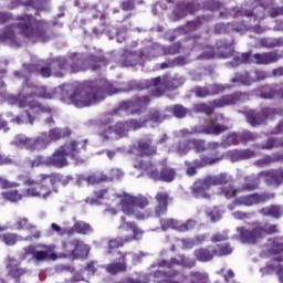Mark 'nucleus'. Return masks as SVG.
Masks as SVG:
<instances>
[{
  "label": "nucleus",
  "mask_w": 283,
  "mask_h": 283,
  "mask_svg": "<svg viewBox=\"0 0 283 283\" xmlns=\"http://www.w3.org/2000/svg\"><path fill=\"white\" fill-rule=\"evenodd\" d=\"M117 90L107 80L90 81L78 84L70 96L72 105L78 108L91 107L99 101H105L107 94L112 96Z\"/></svg>",
  "instance_id": "obj_1"
},
{
  "label": "nucleus",
  "mask_w": 283,
  "mask_h": 283,
  "mask_svg": "<svg viewBox=\"0 0 283 283\" xmlns=\"http://www.w3.org/2000/svg\"><path fill=\"white\" fill-rule=\"evenodd\" d=\"M73 178L70 176H63L61 174H40L39 180L29 177L23 180V185L27 188L25 193L30 198H43V200L50 198L53 193H57L56 182H60L62 187H67L72 182Z\"/></svg>",
  "instance_id": "obj_2"
},
{
  "label": "nucleus",
  "mask_w": 283,
  "mask_h": 283,
  "mask_svg": "<svg viewBox=\"0 0 283 283\" xmlns=\"http://www.w3.org/2000/svg\"><path fill=\"white\" fill-rule=\"evenodd\" d=\"M251 101V94L248 92L235 91L230 94L222 95L221 97L210 102V105L205 103L196 104L193 111L197 114H206V116H212L216 109H222L224 107H233L235 105H242Z\"/></svg>",
  "instance_id": "obj_3"
},
{
  "label": "nucleus",
  "mask_w": 283,
  "mask_h": 283,
  "mask_svg": "<svg viewBox=\"0 0 283 283\" xmlns=\"http://www.w3.org/2000/svg\"><path fill=\"white\" fill-rule=\"evenodd\" d=\"M65 138V132L63 128H52L48 133H42L38 137H25L24 135H17L14 138L15 147H21L22 149H28L29 151H43L52 142L61 140Z\"/></svg>",
  "instance_id": "obj_4"
},
{
  "label": "nucleus",
  "mask_w": 283,
  "mask_h": 283,
  "mask_svg": "<svg viewBox=\"0 0 283 283\" xmlns=\"http://www.w3.org/2000/svg\"><path fill=\"white\" fill-rule=\"evenodd\" d=\"M159 266L168 269V271L157 270L154 273L158 283H180L176 280L180 275V271L174 270V266H182L184 269H193L196 266V260L187 258L185 254H178L170 260H161Z\"/></svg>",
  "instance_id": "obj_5"
},
{
  "label": "nucleus",
  "mask_w": 283,
  "mask_h": 283,
  "mask_svg": "<svg viewBox=\"0 0 283 283\" xmlns=\"http://www.w3.org/2000/svg\"><path fill=\"white\" fill-rule=\"evenodd\" d=\"M122 211L125 216L129 218H135V220H147V218H151L154 216V211L145 210L144 212L138 211V209H145L149 207V199L143 195L132 196L128 193H124L120 198Z\"/></svg>",
  "instance_id": "obj_6"
},
{
  "label": "nucleus",
  "mask_w": 283,
  "mask_h": 283,
  "mask_svg": "<svg viewBox=\"0 0 283 283\" xmlns=\"http://www.w3.org/2000/svg\"><path fill=\"white\" fill-rule=\"evenodd\" d=\"M85 149H87V142L73 140L65 147L55 150L52 156L46 157V167L63 169V167H67V156L78 158L81 151H85Z\"/></svg>",
  "instance_id": "obj_7"
},
{
  "label": "nucleus",
  "mask_w": 283,
  "mask_h": 283,
  "mask_svg": "<svg viewBox=\"0 0 283 283\" xmlns=\"http://www.w3.org/2000/svg\"><path fill=\"white\" fill-rule=\"evenodd\" d=\"M231 182V176L227 172H220L218 175H208L203 179H197L190 187V191L195 198H203L209 200L211 193L207 192L212 187H222Z\"/></svg>",
  "instance_id": "obj_8"
},
{
  "label": "nucleus",
  "mask_w": 283,
  "mask_h": 283,
  "mask_svg": "<svg viewBox=\"0 0 283 283\" xmlns=\"http://www.w3.org/2000/svg\"><path fill=\"white\" fill-rule=\"evenodd\" d=\"M52 25L54 22L36 20L32 14H24L20 17V22L15 24V28L23 36H45Z\"/></svg>",
  "instance_id": "obj_9"
},
{
  "label": "nucleus",
  "mask_w": 283,
  "mask_h": 283,
  "mask_svg": "<svg viewBox=\"0 0 283 283\" xmlns=\"http://www.w3.org/2000/svg\"><path fill=\"white\" fill-rule=\"evenodd\" d=\"M255 4L252 3L251 8L247 9V8H242V7H232L230 9H226L224 11L220 12V17H222V19H228V17H232V19H240V18H245L248 19V24L244 23V21L241 22H235L233 24H231L232 30L234 32H239V34H244L245 32H254V34H262L264 32V28H262L260 25V22H253L251 21V17L248 15H238V13L235 12L237 10H253V7Z\"/></svg>",
  "instance_id": "obj_10"
},
{
  "label": "nucleus",
  "mask_w": 283,
  "mask_h": 283,
  "mask_svg": "<svg viewBox=\"0 0 283 283\" xmlns=\"http://www.w3.org/2000/svg\"><path fill=\"white\" fill-rule=\"evenodd\" d=\"M258 3L253 7V10H238L237 15L250 17L253 23H262L264 19L271 17V19H277L283 17V7H273V4L264 3L262 0H255Z\"/></svg>",
  "instance_id": "obj_11"
},
{
  "label": "nucleus",
  "mask_w": 283,
  "mask_h": 283,
  "mask_svg": "<svg viewBox=\"0 0 283 283\" xmlns=\"http://www.w3.org/2000/svg\"><path fill=\"white\" fill-rule=\"evenodd\" d=\"M120 224L118 227L119 231H132L133 235L128 237H117L108 240L107 242V255H112L116 249H123L127 243L138 240L143 235V230L138 228L136 222L127 221L126 217H120Z\"/></svg>",
  "instance_id": "obj_12"
},
{
  "label": "nucleus",
  "mask_w": 283,
  "mask_h": 283,
  "mask_svg": "<svg viewBox=\"0 0 283 283\" xmlns=\"http://www.w3.org/2000/svg\"><path fill=\"white\" fill-rule=\"evenodd\" d=\"M242 244H258L260 240H264L266 235L277 233V226L254 223L249 230L244 227L237 228Z\"/></svg>",
  "instance_id": "obj_13"
},
{
  "label": "nucleus",
  "mask_w": 283,
  "mask_h": 283,
  "mask_svg": "<svg viewBox=\"0 0 283 283\" xmlns=\"http://www.w3.org/2000/svg\"><path fill=\"white\" fill-rule=\"evenodd\" d=\"M66 74H77V72H87V70H92L94 72L101 67V64L107 65V60L103 56L96 55L83 57V55L75 53L70 61L66 60Z\"/></svg>",
  "instance_id": "obj_14"
},
{
  "label": "nucleus",
  "mask_w": 283,
  "mask_h": 283,
  "mask_svg": "<svg viewBox=\"0 0 283 283\" xmlns=\"http://www.w3.org/2000/svg\"><path fill=\"white\" fill-rule=\"evenodd\" d=\"M135 167L146 171L148 178L155 180V182H174V180H176V169L167 165L158 169L154 168V163L140 160Z\"/></svg>",
  "instance_id": "obj_15"
},
{
  "label": "nucleus",
  "mask_w": 283,
  "mask_h": 283,
  "mask_svg": "<svg viewBox=\"0 0 283 283\" xmlns=\"http://www.w3.org/2000/svg\"><path fill=\"white\" fill-rule=\"evenodd\" d=\"M182 85H185L182 77L164 75L163 77L157 76L150 80V86L154 87V96H163L166 92H174V90H178Z\"/></svg>",
  "instance_id": "obj_16"
},
{
  "label": "nucleus",
  "mask_w": 283,
  "mask_h": 283,
  "mask_svg": "<svg viewBox=\"0 0 283 283\" xmlns=\"http://www.w3.org/2000/svg\"><path fill=\"white\" fill-rule=\"evenodd\" d=\"M235 42L233 40H221L216 46H207L200 59H231L235 53Z\"/></svg>",
  "instance_id": "obj_17"
},
{
  "label": "nucleus",
  "mask_w": 283,
  "mask_h": 283,
  "mask_svg": "<svg viewBox=\"0 0 283 283\" xmlns=\"http://www.w3.org/2000/svg\"><path fill=\"white\" fill-rule=\"evenodd\" d=\"M52 74L57 78H63L67 74V59L55 57L51 60L45 66H40L38 76L50 78Z\"/></svg>",
  "instance_id": "obj_18"
},
{
  "label": "nucleus",
  "mask_w": 283,
  "mask_h": 283,
  "mask_svg": "<svg viewBox=\"0 0 283 283\" xmlns=\"http://www.w3.org/2000/svg\"><path fill=\"white\" fill-rule=\"evenodd\" d=\"M275 198V193L271 192H254L251 195L241 196L233 201L234 207H253L255 205H262L264 202H269V200H273Z\"/></svg>",
  "instance_id": "obj_19"
},
{
  "label": "nucleus",
  "mask_w": 283,
  "mask_h": 283,
  "mask_svg": "<svg viewBox=\"0 0 283 283\" xmlns=\"http://www.w3.org/2000/svg\"><path fill=\"white\" fill-rule=\"evenodd\" d=\"M151 103L149 95H144L140 97H135L134 99L120 102L118 109L120 112H128L129 114H140L143 109H147Z\"/></svg>",
  "instance_id": "obj_20"
},
{
  "label": "nucleus",
  "mask_w": 283,
  "mask_h": 283,
  "mask_svg": "<svg viewBox=\"0 0 283 283\" xmlns=\"http://www.w3.org/2000/svg\"><path fill=\"white\" fill-rule=\"evenodd\" d=\"M222 160V157H209L207 155L201 156L199 159L191 161H185L186 175L190 178L198 174V169H203V167H209L211 165H218Z\"/></svg>",
  "instance_id": "obj_21"
},
{
  "label": "nucleus",
  "mask_w": 283,
  "mask_h": 283,
  "mask_svg": "<svg viewBox=\"0 0 283 283\" xmlns=\"http://www.w3.org/2000/svg\"><path fill=\"white\" fill-rule=\"evenodd\" d=\"M277 114V108L264 107L260 112L258 111H247L245 118L252 127H258V125H264L268 118H273Z\"/></svg>",
  "instance_id": "obj_22"
},
{
  "label": "nucleus",
  "mask_w": 283,
  "mask_h": 283,
  "mask_svg": "<svg viewBox=\"0 0 283 283\" xmlns=\"http://www.w3.org/2000/svg\"><path fill=\"white\" fill-rule=\"evenodd\" d=\"M62 248L67 255L74 260H78V258H87V255H90V245L84 244L83 241L78 239L63 242Z\"/></svg>",
  "instance_id": "obj_23"
},
{
  "label": "nucleus",
  "mask_w": 283,
  "mask_h": 283,
  "mask_svg": "<svg viewBox=\"0 0 283 283\" xmlns=\"http://www.w3.org/2000/svg\"><path fill=\"white\" fill-rule=\"evenodd\" d=\"M86 14H88L91 19H99V21H102L98 27L93 29V34H95L96 36L101 34H109V24L105 22L107 15L98 10V6L91 4V7H88V10L86 11Z\"/></svg>",
  "instance_id": "obj_24"
},
{
  "label": "nucleus",
  "mask_w": 283,
  "mask_h": 283,
  "mask_svg": "<svg viewBox=\"0 0 283 283\" xmlns=\"http://www.w3.org/2000/svg\"><path fill=\"white\" fill-rule=\"evenodd\" d=\"M118 262H113L106 265V273L109 275H118L119 273H127V258L134 256L132 252L117 251Z\"/></svg>",
  "instance_id": "obj_25"
},
{
  "label": "nucleus",
  "mask_w": 283,
  "mask_h": 283,
  "mask_svg": "<svg viewBox=\"0 0 283 283\" xmlns=\"http://www.w3.org/2000/svg\"><path fill=\"white\" fill-rule=\"evenodd\" d=\"M160 227L164 231H167V229H175V231L185 233L187 231H191V229H195L196 221L188 220L185 223H180V222L176 221V219H161Z\"/></svg>",
  "instance_id": "obj_26"
},
{
  "label": "nucleus",
  "mask_w": 283,
  "mask_h": 283,
  "mask_svg": "<svg viewBox=\"0 0 283 283\" xmlns=\"http://www.w3.org/2000/svg\"><path fill=\"white\" fill-rule=\"evenodd\" d=\"M259 178H265L269 187H281L283 185V168L263 170L259 172Z\"/></svg>",
  "instance_id": "obj_27"
},
{
  "label": "nucleus",
  "mask_w": 283,
  "mask_h": 283,
  "mask_svg": "<svg viewBox=\"0 0 283 283\" xmlns=\"http://www.w3.org/2000/svg\"><path fill=\"white\" fill-rule=\"evenodd\" d=\"M200 10V3L196 2H179L175 10L174 14L176 17L177 21H180V19H185V17L189 14H196Z\"/></svg>",
  "instance_id": "obj_28"
},
{
  "label": "nucleus",
  "mask_w": 283,
  "mask_h": 283,
  "mask_svg": "<svg viewBox=\"0 0 283 283\" xmlns=\"http://www.w3.org/2000/svg\"><path fill=\"white\" fill-rule=\"evenodd\" d=\"M155 200L157 206L155 207V217L161 218V216H166L169 209V202H171V197L166 191H159L155 196Z\"/></svg>",
  "instance_id": "obj_29"
},
{
  "label": "nucleus",
  "mask_w": 283,
  "mask_h": 283,
  "mask_svg": "<svg viewBox=\"0 0 283 283\" xmlns=\"http://www.w3.org/2000/svg\"><path fill=\"white\" fill-rule=\"evenodd\" d=\"M255 140V135L253 133L245 130L243 133H230L226 140L223 142V145H233L234 143H240L241 145H247V143H253Z\"/></svg>",
  "instance_id": "obj_30"
},
{
  "label": "nucleus",
  "mask_w": 283,
  "mask_h": 283,
  "mask_svg": "<svg viewBox=\"0 0 283 283\" xmlns=\"http://www.w3.org/2000/svg\"><path fill=\"white\" fill-rule=\"evenodd\" d=\"M136 151L142 158H145L156 156V154H158V147L154 145L151 138H146L137 142Z\"/></svg>",
  "instance_id": "obj_31"
},
{
  "label": "nucleus",
  "mask_w": 283,
  "mask_h": 283,
  "mask_svg": "<svg viewBox=\"0 0 283 283\" xmlns=\"http://www.w3.org/2000/svg\"><path fill=\"white\" fill-rule=\"evenodd\" d=\"M209 18L207 15H199L195 20L188 21L185 25L179 27L178 31L181 34H191L192 32H196L207 23Z\"/></svg>",
  "instance_id": "obj_32"
},
{
  "label": "nucleus",
  "mask_w": 283,
  "mask_h": 283,
  "mask_svg": "<svg viewBox=\"0 0 283 283\" xmlns=\"http://www.w3.org/2000/svg\"><path fill=\"white\" fill-rule=\"evenodd\" d=\"M41 251L34 250L33 260L36 262H45V260H59V255L54 252L52 245H41Z\"/></svg>",
  "instance_id": "obj_33"
},
{
  "label": "nucleus",
  "mask_w": 283,
  "mask_h": 283,
  "mask_svg": "<svg viewBox=\"0 0 283 283\" xmlns=\"http://www.w3.org/2000/svg\"><path fill=\"white\" fill-rule=\"evenodd\" d=\"M253 59L256 65H271L280 61V55L275 52H264L253 54Z\"/></svg>",
  "instance_id": "obj_34"
},
{
  "label": "nucleus",
  "mask_w": 283,
  "mask_h": 283,
  "mask_svg": "<svg viewBox=\"0 0 283 283\" xmlns=\"http://www.w3.org/2000/svg\"><path fill=\"white\" fill-rule=\"evenodd\" d=\"M228 156L231 163H240V160H249L250 158H254L255 151L251 149H233L229 151Z\"/></svg>",
  "instance_id": "obj_35"
},
{
  "label": "nucleus",
  "mask_w": 283,
  "mask_h": 283,
  "mask_svg": "<svg viewBox=\"0 0 283 283\" xmlns=\"http://www.w3.org/2000/svg\"><path fill=\"white\" fill-rule=\"evenodd\" d=\"M140 59V54L132 51H124L119 57L120 67H133L136 65Z\"/></svg>",
  "instance_id": "obj_36"
},
{
  "label": "nucleus",
  "mask_w": 283,
  "mask_h": 283,
  "mask_svg": "<svg viewBox=\"0 0 283 283\" xmlns=\"http://www.w3.org/2000/svg\"><path fill=\"white\" fill-rule=\"evenodd\" d=\"M273 163H283V153H275L272 156L266 155L262 159L254 161V167H268V165H273Z\"/></svg>",
  "instance_id": "obj_37"
},
{
  "label": "nucleus",
  "mask_w": 283,
  "mask_h": 283,
  "mask_svg": "<svg viewBox=\"0 0 283 283\" xmlns=\"http://www.w3.org/2000/svg\"><path fill=\"white\" fill-rule=\"evenodd\" d=\"M113 180L112 177L105 175L103 171L93 172L85 178L88 185H101L103 182H112Z\"/></svg>",
  "instance_id": "obj_38"
},
{
  "label": "nucleus",
  "mask_w": 283,
  "mask_h": 283,
  "mask_svg": "<svg viewBox=\"0 0 283 283\" xmlns=\"http://www.w3.org/2000/svg\"><path fill=\"white\" fill-rule=\"evenodd\" d=\"M193 255L198 262H211L213 258H216V254L213 250L209 248H198L193 251Z\"/></svg>",
  "instance_id": "obj_39"
},
{
  "label": "nucleus",
  "mask_w": 283,
  "mask_h": 283,
  "mask_svg": "<svg viewBox=\"0 0 283 283\" xmlns=\"http://www.w3.org/2000/svg\"><path fill=\"white\" fill-rule=\"evenodd\" d=\"M214 253V258H227V255H231L233 253V247H231V243L224 242V243H218L212 249Z\"/></svg>",
  "instance_id": "obj_40"
},
{
  "label": "nucleus",
  "mask_w": 283,
  "mask_h": 283,
  "mask_svg": "<svg viewBox=\"0 0 283 283\" xmlns=\"http://www.w3.org/2000/svg\"><path fill=\"white\" fill-rule=\"evenodd\" d=\"M270 253L277 255L274 258V262H283V243L280 241V239H270Z\"/></svg>",
  "instance_id": "obj_41"
},
{
  "label": "nucleus",
  "mask_w": 283,
  "mask_h": 283,
  "mask_svg": "<svg viewBox=\"0 0 283 283\" xmlns=\"http://www.w3.org/2000/svg\"><path fill=\"white\" fill-rule=\"evenodd\" d=\"M260 189V178L255 176L244 177V184L241 186L240 191H255Z\"/></svg>",
  "instance_id": "obj_42"
},
{
  "label": "nucleus",
  "mask_w": 283,
  "mask_h": 283,
  "mask_svg": "<svg viewBox=\"0 0 283 283\" xmlns=\"http://www.w3.org/2000/svg\"><path fill=\"white\" fill-rule=\"evenodd\" d=\"M230 83H237L238 85H253V77L249 72L235 73L234 77L230 80Z\"/></svg>",
  "instance_id": "obj_43"
},
{
  "label": "nucleus",
  "mask_w": 283,
  "mask_h": 283,
  "mask_svg": "<svg viewBox=\"0 0 283 283\" xmlns=\"http://www.w3.org/2000/svg\"><path fill=\"white\" fill-rule=\"evenodd\" d=\"M255 94L258 96H260V98H265V99L271 101V99L275 98L277 93L270 85H263V86H260L255 90Z\"/></svg>",
  "instance_id": "obj_44"
},
{
  "label": "nucleus",
  "mask_w": 283,
  "mask_h": 283,
  "mask_svg": "<svg viewBox=\"0 0 283 283\" xmlns=\"http://www.w3.org/2000/svg\"><path fill=\"white\" fill-rule=\"evenodd\" d=\"M14 262H17V259H9V275H11V277H21V275H25V269L19 266V264L14 265Z\"/></svg>",
  "instance_id": "obj_45"
},
{
  "label": "nucleus",
  "mask_w": 283,
  "mask_h": 283,
  "mask_svg": "<svg viewBox=\"0 0 283 283\" xmlns=\"http://www.w3.org/2000/svg\"><path fill=\"white\" fill-rule=\"evenodd\" d=\"M29 107L34 114H52V107L41 104L40 102H30Z\"/></svg>",
  "instance_id": "obj_46"
},
{
  "label": "nucleus",
  "mask_w": 283,
  "mask_h": 283,
  "mask_svg": "<svg viewBox=\"0 0 283 283\" xmlns=\"http://www.w3.org/2000/svg\"><path fill=\"white\" fill-rule=\"evenodd\" d=\"M14 227L18 231H32L35 229V226L30 223V221L25 217L19 218L14 223Z\"/></svg>",
  "instance_id": "obj_47"
},
{
  "label": "nucleus",
  "mask_w": 283,
  "mask_h": 283,
  "mask_svg": "<svg viewBox=\"0 0 283 283\" xmlns=\"http://www.w3.org/2000/svg\"><path fill=\"white\" fill-rule=\"evenodd\" d=\"M224 132H229V127L224 125H208V129L206 130L207 136H220V134H224Z\"/></svg>",
  "instance_id": "obj_48"
},
{
  "label": "nucleus",
  "mask_w": 283,
  "mask_h": 283,
  "mask_svg": "<svg viewBox=\"0 0 283 283\" xmlns=\"http://www.w3.org/2000/svg\"><path fill=\"white\" fill-rule=\"evenodd\" d=\"M263 216H271V218H282V208L279 206H270L261 210Z\"/></svg>",
  "instance_id": "obj_49"
},
{
  "label": "nucleus",
  "mask_w": 283,
  "mask_h": 283,
  "mask_svg": "<svg viewBox=\"0 0 283 283\" xmlns=\"http://www.w3.org/2000/svg\"><path fill=\"white\" fill-rule=\"evenodd\" d=\"M2 198L4 200H8L9 202H19L23 200V195H21L19 190H9L6 192H2Z\"/></svg>",
  "instance_id": "obj_50"
},
{
  "label": "nucleus",
  "mask_w": 283,
  "mask_h": 283,
  "mask_svg": "<svg viewBox=\"0 0 283 283\" xmlns=\"http://www.w3.org/2000/svg\"><path fill=\"white\" fill-rule=\"evenodd\" d=\"M189 145H191L196 154H202L207 149V142L205 139H188Z\"/></svg>",
  "instance_id": "obj_51"
},
{
  "label": "nucleus",
  "mask_w": 283,
  "mask_h": 283,
  "mask_svg": "<svg viewBox=\"0 0 283 283\" xmlns=\"http://www.w3.org/2000/svg\"><path fill=\"white\" fill-rule=\"evenodd\" d=\"M0 43L9 48H21V41L17 36H0Z\"/></svg>",
  "instance_id": "obj_52"
},
{
  "label": "nucleus",
  "mask_w": 283,
  "mask_h": 283,
  "mask_svg": "<svg viewBox=\"0 0 283 283\" xmlns=\"http://www.w3.org/2000/svg\"><path fill=\"white\" fill-rule=\"evenodd\" d=\"M36 247L35 245H27L22 249V251L19 253V259L23 262L25 260H28V258H30V255L32 256L31 260H34V251H35Z\"/></svg>",
  "instance_id": "obj_53"
},
{
  "label": "nucleus",
  "mask_w": 283,
  "mask_h": 283,
  "mask_svg": "<svg viewBox=\"0 0 283 283\" xmlns=\"http://www.w3.org/2000/svg\"><path fill=\"white\" fill-rule=\"evenodd\" d=\"M202 8L210 12H218V10H222V3L217 0H207L202 3Z\"/></svg>",
  "instance_id": "obj_54"
},
{
  "label": "nucleus",
  "mask_w": 283,
  "mask_h": 283,
  "mask_svg": "<svg viewBox=\"0 0 283 283\" xmlns=\"http://www.w3.org/2000/svg\"><path fill=\"white\" fill-rule=\"evenodd\" d=\"M75 231L80 235H87V233H92V227L88 223L83 221H76L75 223Z\"/></svg>",
  "instance_id": "obj_55"
},
{
  "label": "nucleus",
  "mask_w": 283,
  "mask_h": 283,
  "mask_svg": "<svg viewBox=\"0 0 283 283\" xmlns=\"http://www.w3.org/2000/svg\"><path fill=\"white\" fill-rule=\"evenodd\" d=\"M1 240L7 247H14L19 242V237L15 233L8 232L1 235Z\"/></svg>",
  "instance_id": "obj_56"
},
{
  "label": "nucleus",
  "mask_w": 283,
  "mask_h": 283,
  "mask_svg": "<svg viewBox=\"0 0 283 283\" xmlns=\"http://www.w3.org/2000/svg\"><path fill=\"white\" fill-rule=\"evenodd\" d=\"M221 193L224 195L228 200H230L231 198H235V196H238V189L233 185L223 186L221 187Z\"/></svg>",
  "instance_id": "obj_57"
},
{
  "label": "nucleus",
  "mask_w": 283,
  "mask_h": 283,
  "mask_svg": "<svg viewBox=\"0 0 283 283\" xmlns=\"http://www.w3.org/2000/svg\"><path fill=\"white\" fill-rule=\"evenodd\" d=\"M171 113L176 118H185L189 114V109L180 104H176L172 106Z\"/></svg>",
  "instance_id": "obj_58"
},
{
  "label": "nucleus",
  "mask_w": 283,
  "mask_h": 283,
  "mask_svg": "<svg viewBox=\"0 0 283 283\" xmlns=\"http://www.w3.org/2000/svg\"><path fill=\"white\" fill-rule=\"evenodd\" d=\"M274 147H283V138H269L265 142L264 149H273Z\"/></svg>",
  "instance_id": "obj_59"
},
{
  "label": "nucleus",
  "mask_w": 283,
  "mask_h": 283,
  "mask_svg": "<svg viewBox=\"0 0 283 283\" xmlns=\"http://www.w3.org/2000/svg\"><path fill=\"white\" fill-rule=\"evenodd\" d=\"M113 129L117 136H123V134H127L128 128H127V122H117L114 126Z\"/></svg>",
  "instance_id": "obj_60"
},
{
  "label": "nucleus",
  "mask_w": 283,
  "mask_h": 283,
  "mask_svg": "<svg viewBox=\"0 0 283 283\" xmlns=\"http://www.w3.org/2000/svg\"><path fill=\"white\" fill-rule=\"evenodd\" d=\"M277 45H280V42H277L275 39L273 38H263L260 40V46L261 48H277Z\"/></svg>",
  "instance_id": "obj_61"
},
{
  "label": "nucleus",
  "mask_w": 283,
  "mask_h": 283,
  "mask_svg": "<svg viewBox=\"0 0 283 283\" xmlns=\"http://www.w3.org/2000/svg\"><path fill=\"white\" fill-rule=\"evenodd\" d=\"M180 50H182V44L177 42L170 46L164 48V54H180Z\"/></svg>",
  "instance_id": "obj_62"
},
{
  "label": "nucleus",
  "mask_w": 283,
  "mask_h": 283,
  "mask_svg": "<svg viewBox=\"0 0 283 283\" xmlns=\"http://www.w3.org/2000/svg\"><path fill=\"white\" fill-rule=\"evenodd\" d=\"M264 269L266 271H275L276 269V275H279L280 282L283 283V265L275 266L274 264L270 263L266 264Z\"/></svg>",
  "instance_id": "obj_63"
},
{
  "label": "nucleus",
  "mask_w": 283,
  "mask_h": 283,
  "mask_svg": "<svg viewBox=\"0 0 283 283\" xmlns=\"http://www.w3.org/2000/svg\"><path fill=\"white\" fill-rule=\"evenodd\" d=\"M120 283H149V279H147L146 275H140L137 279L128 276V277H125L124 280H122Z\"/></svg>",
  "instance_id": "obj_64"
}]
</instances>
